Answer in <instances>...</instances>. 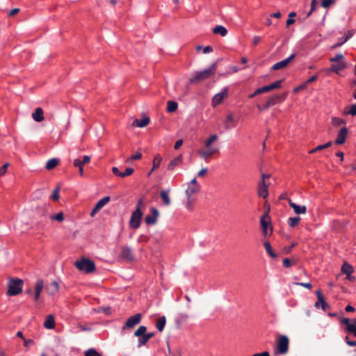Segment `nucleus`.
I'll return each instance as SVG.
<instances>
[{
  "mask_svg": "<svg viewBox=\"0 0 356 356\" xmlns=\"http://www.w3.org/2000/svg\"><path fill=\"white\" fill-rule=\"evenodd\" d=\"M217 68L216 63H213L208 69L203 71L196 72L195 75L190 78L191 83H197L209 79L215 74Z\"/></svg>",
  "mask_w": 356,
  "mask_h": 356,
  "instance_id": "1",
  "label": "nucleus"
},
{
  "mask_svg": "<svg viewBox=\"0 0 356 356\" xmlns=\"http://www.w3.org/2000/svg\"><path fill=\"white\" fill-rule=\"evenodd\" d=\"M74 266L79 270L87 274L94 272L96 268L95 262L86 257H82L81 259L76 260L74 262Z\"/></svg>",
  "mask_w": 356,
  "mask_h": 356,
  "instance_id": "2",
  "label": "nucleus"
},
{
  "mask_svg": "<svg viewBox=\"0 0 356 356\" xmlns=\"http://www.w3.org/2000/svg\"><path fill=\"white\" fill-rule=\"evenodd\" d=\"M289 339L286 335H280L276 340V346L274 349L275 355H286L289 352Z\"/></svg>",
  "mask_w": 356,
  "mask_h": 356,
  "instance_id": "3",
  "label": "nucleus"
},
{
  "mask_svg": "<svg viewBox=\"0 0 356 356\" xmlns=\"http://www.w3.org/2000/svg\"><path fill=\"white\" fill-rule=\"evenodd\" d=\"M23 286V281L19 278L12 279L8 282V296H17L22 293Z\"/></svg>",
  "mask_w": 356,
  "mask_h": 356,
  "instance_id": "4",
  "label": "nucleus"
},
{
  "mask_svg": "<svg viewBox=\"0 0 356 356\" xmlns=\"http://www.w3.org/2000/svg\"><path fill=\"white\" fill-rule=\"evenodd\" d=\"M285 99V95L284 94L282 95H275L273 96H271L268 98V99L266 101V102L263 105L261 106L258 104L257 106L259 111H266L270 107L275 105L278 102H282Z\"/></svg>",
  "mask_w": 356,
  "mask_h": 356,
  "instance_id": "5",
  "label": "nucleus"
},
{
  "mask_svg": "<svg viewBox=\"0 0 356 356\" xmlns=\"http://www.w3.org/2000/svg\"><path fill=\"white\" fill-rule=\"evenodd\" d=\"M217 153H219V148L213 146H209L206 147L205 149H199L197 151L198 156L205 162H209L212 156Z\"/></svg>",
  "mask_w": 356,
  "mask_h": 356,
  "instance_id": "6",
  "label": "nucleus"
},
{
  "mask_svg": "<svg viewBox=\"0 0 356 356\" xmlns=\"http://www.w3.org/2000/svg\"><path fill=\"white\" fill-rule=\"evenodd\" d=\"M147 332V327L145 325H140L135 332L134 335L138 337V348H140L145 346L149 341L148 338L145 335Z\"/></svg>",
  "mask_w": 356,
  "mask_h": 356,
  "instance_id": "7",
  "label": "nucleus"
},
{
  "mask_svg": "<svg viewBox=\"0 0 356 356\" xmlns=\"http://www.w3.org/2000/svg\"><path fill=\"white\" fill-rule=\"evenodd\" d=\"M142 314H136L134 316L129 317L124 325L122 326V330H129L134 328L136 325L139 324L141 321Z\"/></svg>",
  "mask_w": 356,
  "mask_h": 356,
  "instance_id": "8",
  "label": "nucleus"
},
{
  "mask_svg": "<svg viewBox=\"0 0 356 356\" xmlns=\"http://www.w3.org/2000/svg\"><path fill=\"white\" fill-rule=\"evenodd\" d=\"M142 215L143 213L141 210H139V209H136V210L131 213L130 226L132 228L137 229L140 227Z\"/></svg>",
  "mask_w": 356,
  "mask_h": 356,
  "instance_id": "9",
  "label": "nucleus"
},
{
  "mask_svg": "<svg viewBox=\"0 0 356 356\" xmlns=\"http://www.w3.org/2000/svg\"><path fill=\"white\" fill-rule=\"evenodd\" d=\"M150 211L152 213L145 216V222L147 225H152L156 223L159 213L158 209L155 207H152Z\"/></svg>",
  "mask_w": 356,
  "mask_h": 356,
  "instance_id": "10",
  "label": "nucleus"
},
{
  "mask_svg": "<svg viewBox=\"0 0 356 356\" xmlns=\"http://www.w3.org/2000/svg\"><path fill=\"white\" fill-rule=\"evenodd\" d=\"M341 323L346 325V332L352 333L353 334L356 333V318L350 321L348 318H343L341 320Z\"/></svg>",
  "mask_w": 356,
  "mask_h": 356,
  "instance_id": "11",
  "label": "nucleus"
},
{
  "mask_svg": "<svg viewBox=\"0 0 356 356\" xmlns=\"http://www.w3.org/2000/svg\"><path fill=\"white\" fill-rule=\"evenodd\" d=\"M317 296V301L315 303V307L319 308L320 307L323 311H326L330 308V305L326 302L323 296L322 292L320 290L316 291Z\"/></svg>",
  "mask_w": 356,
  "mask_h": 356,
  "instance_id": "12",
  "label": "nucleus"
},
{
  "mask_svg": "<svg viewBox=\"0 0 356 356\" xmlns=\"http://www.w3.org/2000/svg\"><path fill=\"white\" fill-rule=\"evenodd\" d=\"M120 257L127 261H132L134 260V254L132 249L129 246H122L121 248Z\"/></svg>",
  "mask_w": 356,
  "mask_h": 356,
  "instance_id": "13",
  "label": "nucleus"
},
{
  "mask_svg": "<svg viewBox=\"0 0 356 356\" xmlns=\"http://www.w3.org/2000/svg\"><path fill=\"white\" fill-rule=\"evenodd\" d=\"M295 57L296 54H292L289 57L285 58L284 60L275 63L272 67V70H279L285 68L291 62V60L295 58Z\"/></svg>",
  "mask_w": 356,
  "mask_h": 356,
  "instance_id": "14",
  "label": "nucleus"
},
{
  "mask_svg": "<svg viewBox=\"0 0 356 356\" xmlns=\"http://www.w3.org/2000/svg\"><path fill=\"white\" fill-rule=\"evenodd\" d=\"M110 199L111 198L109 196H106V197L102 198L101 200H99L97 202V204H95V206L94 207L92 210L91 211L90 216L94 217L96 215V213L97 212H99V211L102 208H103L110 201Z\"/></svg>",
  "mask_w": 356,
  "mask_h": 356,
  "instance_id": "15",
  "label": "nucleus"
},
{
  "mask_svg": "<svg viewBox=\"0 0 356 356\" xmlns=\"http://www.w3.org/2000/svg\"><path fill=\"white\" fill-rule=\"evenodd\" d=\"M348 134V129L346 127L341 128L337 134V136L334 140L336 145H342L346 142Z\"/></svg>",
  "mask_w": 356,
  "mask_h": 356,
  "instance_id": "16",
  "label": "nucleus"
},
{
  "mask_svg": "<svg viewBox=\"0 0 356 356\" xmlns=\"http://www.w3.org/2000/svg\"><path fill=\"white\" fill-rule=\"evenodd\" d=\"M228 95L227 88H224L221 92L214 95L212 99V105L216 106L222 103L224 98Z\"/></svg>",
  "mask_w": 356,
  "mask_h": 356,
  "instance_id": "17",
  "label": "nucleus"
},
{
  "mask_svg": "<svg viewBox=\"0 0 356 356\" xmlns=\"http://www.w3.org/2000/svg\"><path fill=\"white\" fill-rule=\"evenodd\" d=\"M258 195L264 199L266 198L268 195V185L266 184L265 181L261 180L258 186Z\"/></svg>",
  "mask_w": 356,
  "mask_h": 356,
  "instance_id": "18",
  "label": "nucleus"
},
{
  "mask_svg": "<svg viewBox=\"0 0 356 356\" xmlns=\"http://www.w3.org/2000/svg\"><path fill=\"white\" fill-rule=\"evenodd\" d=\"M289 204L290 207L293 208L294 210V212L298 214H305L307 211V207L305 205H298L296 204L295 202H292L291 200H288Z\"/></svg>",
  "mask_w": 356,
  "mask_h": 356,
  "instance_id": "19",
  "label": "nucleus"
},
{
  "mask_svg": "<svg viewBox=\"0 0 356 356\" xmlns=\"http://www.w3.org/2000/svg\"><path fill=\"white\" fill-rule=\"evenodd\" d=\"M44 288V282L42 280H37L35 286L34 300L38 301L40 298V293Z\"/></svg>",
  "mask_w": 356,
  "mask_h": 356,
  "instance_id": "20",
  "label": "nucleus"
},
{
  "mask_svg": "<svg viewBox=\"0 0 356 356\" xmlns=\"http://www.w3.org/2000/svg\"><path fill=\"white\" fill-rule=\"evenodd\" d=\"M183 161L182 155H179L176 158L173 159L170 161L169 164L168 165V170H173L176 167L181 165Z\"/></svg>",
  "mask_w": 356,
  "mask_h": 356,
  "instance_id": "21",
  "label": "nucleus"
},
{
  "mask_svg": "<svg viewBox=\"0 0 356 356\" xmlns=\"http://www.w3.org/2000/svg\"><path fill=\"white\" fill-rule=\"evenodd\" d=\"M261 226L264 234H267V227L270 223V217L268 213H265L261 218L260 220Z\"/></svg>",
  "mask_w": 356,
  "mask_h": 356,
  "instance_id": "22",
  "label": "nucleus"
},
{
  "mask_svg": "<svg viewBox=\"0 0 356 356\" xmlns=\"http://www.w3.org/2000/svg\"><path fill=\"white\" fill-rule=\"evenodd\" d=\"M46 289L49 295L53 296L58 291L59 284L56 281H53L49 284L47 285Z\"/></svg>",
  "mask_w": 356,
  "mask_h": 356,
  "instance_id": "23",
  "label": "nucleus"
},
{
  "mask_svg": "<svg viewBox=\"0 0 356 356\" xmlns=\"http://www.w3.org/2000/svg\"><path fill=\"white\" fill-rule=\"evenodd\" d=\"M200 190V186H191L188 185L186 193L187 195V198L188 199V204L190 203L191 199L193 194L197 193Z\"/></svg>",
  "mask_w": 356,
  "mask_h": 356,
  "instance_id": "24",
  "label": "nucleus"
},
{
  "mask_svg": "<svg viewBox=\"0 0 356 356\" xmlns=\"http://www.w3.org/2000/svg\"><path fill=\"white\" fill-rule=\"evenodd\" d=\"M236 126V122L234 120L232 113L229 114L225 121V127L226 129H229Z\"/></svg>",
  "mask_w": 356,
  "mask_h": 356,
  "instance_id": "25",
  "label": "nucleus"
},
{
  "mask_svg": "<svg viewBox=\"0 0 356 356\" xmlns=\"http://www.w3.org/2000/svg\"><path fill=\"white\" fill-rule=\"evenodd\" d=\"M44 112L42 108L38 107L35 109V112L32 114L33 119L37 122H40L44 120Z\"/></svg>",
  "mask_w": 356,
  "mask_h": 356,
  "instance_id": "26",
  "label": "nucleus"
},
{
  "mask_svg": "<svg viewBox=\"0 0 356 356\" xmlns=\"http://www.w3.org/2000/svg\"><path fill=\"white\" fill-rule=\"evenodd\" d=\"M44 326L47 329H54L55 327L54 317L52 314H49L46 317L44 323Z\"/></svg>",
  "mask_w": 356,
  "mask_h": 356,
  "instance_id": "27",
  "label": "nucleus"
},
{
  "mask_svg": "<svg viewBox=\"0 0 356 356\" xmlns=\"http://www.w3.org/2000/svg\"><path fill=\"white\" fill-rule=\"evenodd\" d=\"M149 122H150L149 118L145 117L140 120H138V119L135 120L133 122V125L138 127H145L149 123Z\"/></svg>",
  "mask_w": 356,
  "mask_h": 356,
  "instance_id": "28",
  "label": "nucleus"
},
{
  "mask_svg": "<svg viewBox=\"0 0 356 356\" xmlns=\"http://www.w3.org/2000/svg\"><path fill=\"white\" fill-rule=\"evenodd\" d=\"M160 196L165 206H169L170 204L171 200L169 197V190H162L160 192Z\"/></svg>",
  "mask_w": 356,
  "mask_h": 356,
  "instance_id": "29",
  "label": "nucleus"
},
{
  "mask_svg": "<svg viewBox=\"0 0 356 356\" xmlns=\"http://www.w3.org/2000/svg\"><path fill=\"white\" fill-rule=\"evenodd\" d=\"M346 67L345 63L338 62L331 65L330 71L338 73L339 71L345 69Z\"/></svg>",
  "mask_w": 356,
  "mask_h": 356,
  "instance_id": "30",
  "label": "nucleus"
},
{
  "mask_svg": "<svg viewBox=\"0 0 356 356\" xmlns=\"http://www.w3.org/2000/svg\"><path fill=\"white\" fill-rule=\"evenodd\" d=\"M162 161V157L160 154H156L153 160L152 168L149 172V175L156 169L159 168Z\"/></svg>",
  "mask_w": 356,
  "mask_h": 356,
  "instance_id": "31",
  "label": "nucleus"
},
{
  "mask_svg": "<svg viewBox=\"0 0 356 356\" xmlns=\"http://www.w3.org/2000/svg\"><path fill=\"white\" fill-rule=\"evenodd\" d=\"M341 272L347 276H350V274L353 273V268L351 265L345 261L341 266Z\"/></svg>",
  "mask_w": 356,
  "mask_h": 356,
  "instance_id": "32",
  "label": "nucleus"
},
{
  "mask_svg": "<svg viewBox=\"0 0 356 356\" xmlns=\"http://www.w3.org/2000/svg\"><path fill=\"white\" fill-rule=\"evenodd\" d=\"M214 34H220L221 36H225L227 33V29L221 25H218L213 29Z\"/></svg>",
  "mask_w": 356,
  "mask_h": 356,
  "instance_id": "33",
  "label": "nucleus"
},
{
  "mask_svg": "<svg viewBox=\"0 0 356 356\" xmlns=\"http://www.w3.org/2000/svg\"><path fill=\"white\" fill-rule=\"evenodd\" d=\"M165 323L166 318L164 316L158 318L156 323V327L159 332H162L163 330L165 325Z\"/></svg>",
  "mask_w": 356,
  "mask_h": 356,
  "instance_id": "34",
  "label": "nucleus"
},
{
  "mask_svg": "<svg viewBox=\"0 0 356 356\" xmlns=\"http://www.w3.org/2000/svg\"><path fill=\"white\" fill-rule=\"evenodd\" d=\"M264 246L267 253L273 259L276 258L277 254L273 252L270 242L265 241Z\"/></svg>",
  "mask_w": 356,
  "mask_h": 356,
  "instance_id": "35",
  "label": "nucleus"
},
{
  "mask_svg": "<svg viewBox=\"0 0 356 356\" xmlns=\"http://www.w3.org/2000/svg\"><path fill=\"white\" fill-rule=\"evenodd\" d=\"M178 108V104L174 101H168L167 104V111L168 113L175 112Z\"/></svg>",
  "mask_w": 356,
  "mask_h": 356,
  "instance_id": "36",
  "label": "nucleus"
},
{
  "mask_svg": "<svg viewBox=\"0 0 356 356\" xmlns=\"http://www.w3.org/2000/svg\"><path fill=\"white\" fill-rule=\"evenodd\" d=\"M218 138V136L217 134H212L205 141H204V147H209V146H211V144L217 140Z\"/></svg>",
  "mask_w": 356,
  "mask_h": 356,
  "instance_id": "37",
  "label": "nucleus"
},
{
  "mask_svg": "<svg viewBox=\"0 0 356 356\" xmlns=\"http://www.w3.org/2000/svg\"><path fill=\"white\" fill-rule=\"evenodd\" d=\"M353 35V33L352 31H348L347 33L345 35L344 38L342 40V42H338L332 46V48H336L341 46L343 43H345L348 40H349Z\"/></svg>",
  "mask_w": 356,
  "mask_h": 356,
  "instance_id": "38",
  "label": "nucleus"
},
{
  "mask_svg": "<svg viewBox=\"0 0 356 356\" xmlns=\"http://www.w3.org/2000/svg\"><path fill=\"white\" fill-rule=\"evenodd\" d=\"M58 164V159H51L47 162L45 168L47 170H51V169L54 168Z\"/></svg>",
  "mask_w": 356,
  "mask_h": 356,
  "instance_id": "39",
  "label": "nucleus"
},
{
  "mask_svg": "<svg viewBox=\"0 0 356 356\" xmlns=\"http://www.w3.org/2000/svg\"><path fill=\"white\" fill-rule=\"evenodd\" d=\"M346 115H350L352 116L356 115V104H352L348 107H346L345 109Z\"/></svg>",
  "mask_w": 356,
  "mask_h": 356,
  "instance_id": "40",
  "label": "nucleus"
},
{
  "mask_svg": "<svg viewBox=\"0 0 356 356\" xmlns=\"http://www.w3.org/2000/svg\"><path fill=\"white\" fill-rule=\"evenodd\" d=\"M300 218L299 216L291 217L288 220V223L291 227H293L298 225V223L300 222Z\"/></svg>",
  "mask_w": 356,
  "mask_h": 356,
  "instance_id": "41",
  "label": "nucleus"
},
{
  "mask_svg": "<svg viewBox=\"0 0 356 356\" xmlns=\"http://www.w3.org/2000/svg\"><path fill=\"white\" fill-rule=\"evenodd\" d=\"M332 123L334 126H339L346 124V121L342 118L334 117L332 118Z\"/></svg>",
  "mask_w": 356,
  "mask_h": 356,
  "instance_id": "42",
  "label": "nucleus"
},
{
  "mask_svg": "<svg viewBox=\"0 0 356 356\" xmlns=\"http://www.w3.org/2000/svg\"><path fill=\"white\" fill-rule=\"evenodd\" d=\"M282 83V80H278L277 81H275L269 85L268 86V88H269V90H275V89H277V88H280L281 87V84Z\"/></svg>",
  "mask_w": 356,
  "mask_h": 356,
  "instance_id": "43",
  "label": "nucleus"
},
{
  "mask_svg": "<svg viewBox=\"0 0 356 356\" xmlns=\"http://www.w3.org/2000/svg\"><path fill=\"white\" fill-rule=\"evenodd\" d=\"M49 218L51 220H55L58 222H62L64 219V216L62 212H59V213H56V215H51L49 216Z\"/></svg>",
  "mask_w": 356,
  "mask_h": 356,
  "instance_id": "44",
  "label": "nucleus"
},
{
  "mask_svg": "<svg viewBox=\"0 0 356 356\" xmlns=\"http://www.w3.org/2000/svg\"><path fill=\"white\" fill-rule=\"evenodd\" d=\"M85 356H102V355L95 349L90 348L85 352Z\"/></svg>",
  "mask_w": 356,
  "mask_h": 356,
  "instance_id": "45",
  "label": "nucleus"
},
{
  "mask_svg": "<svg viewBox=\"0 0 356 356\" xmlns=\"http://www.w3.org/2000/svg\"><path fill=\"white\" fill-rule=\"evenodd\" d=\"M134 172V169L132 168H127L125 171L124 172H121V175H120V177L122 178H124L126 177L130 176L132 175Z\"/></svg>",
  "mask_w": 356,
  "mask_h": 356,
  "instance_id": "46",
  "label": "nucleus"
},
{
  "mask_svg": "<svg viewBox=\"0 0 356 356\" xmlns=\"http://www.w3.org/2000/svg\"><path fill=\"white\" fill-rule=\"evenodd\" d=\"M344 56L341 54H338L335 56L330 58V61L332 63H338L341 62L342 59H343Z\"/></svg>",
  "mask_w": 356,
  "mask_h": 356,
  "instance_id": "47",
  "label": "nucleus"
},
{
  "mask_svg": "<svg viewBox=\"0 0 356 356\" xmlns=\"http://www.w3.org/2000/svg\"><path fill=\"white\" fill-rule=\"evenodd\" d=\"M59 198V188L57 187L53 191L52 195H51V199L54 201L58 200Z\"/></svg>",
  "mask_w": 356,
  "mask_h": 356,
  "instance_id": "48",
  "label": "nucleus"
},
{
  "mask_svg": "<svg viewBox=\"0 0 356 356\" xmlns=\"http://www.w3.org/2000/svg\"><path fill=\"white\" fill-rule=\"evenodd\" d=\"M269 88H268V86H263V87H261V88H259L256 90V93H264V92H269Z\"/></svg>",
  "mask_w": 356,
  "mask_h": 356,
  "instance_id": "49",
  "label": "nucleus"
},
{
  "mask_svg": "<svg viewBox=\"0 0 356 356\" xmlns=\"http://www.w3.org/2000/svg\"><path fill=\"white\" fill-rule=\"evenodd\" d=\"M73 165L74 167H76V168H83V163H82V161L81 159H74V162H73Z\"/></svg>",
  "mask_w": 356,
  "mask_h": 356,
  "instance_id": "50",
  "label": "nucleus"
},
{
  "mask_svg": "<svg viewBox=\"0 0 356 356\" xmlns=\"http://www.w3.org/2000/svg\"><path fill=\"white\" fill-rule=\"evenodd\" d=\"M142 157V154L140 152H136L135 154L131 156L128 160L134 161V160H139Z\"/></svg>",
  "mask_w": 356,
  "mask_h": 356,
  "instance_id": "51",
  "label": "nucleus"
},
{
  "mask_svg": "<svg viewBox=\"0 0 356 356\" xmlns=\"http://www.w3.org/2000/svg\"><path fill=\"white\" fill-rule=\"evenodd\" d=\"M334 0H323L321 2V6L323 8H328L331 4L334 3Z\"/></svg>",
  "mask_w": 356,
  "mask_h": 356,
  "instance_id": "52",
  "label": "nucleus"
},
{
  "mask_svg": "<svg viewBox=\"0 0 356 356\" xmlns=\"http://www.w3.org/2000/svg\"><path fill=\"white\" fill-rule=\"evenodd\" d=\"M8 165L9 163H6L0 168V177L3 176L6 172Z\"/></svg>",
  "mask_w": 356,
  "mask_h": 356,
  "instance_id": "53",
  "label": "nucleus"
},
{
  "mask_svg": "<svg viewBox=\"0 0 356 356\" xmlns=\"http://www.w3.org/2000/svg\"><path fill=\"white\" fill-rule=\"evenodd\" d=\"M283 266L285 267V268H289L292 265V263H291V259H289V258H284L283 259Z\"/></svg>",
  "mask_w": 356,
  "mask_h": 356,
  "instance_id": "54",
  "label": "nucleus"
},
{
  "mask_svg": "<svg viewBox=\"0 0 356 356\" xmlns=\"http://www.w3.org/2000/svg\"><path fill=\"white\" fill-rule=\"evenodd\" d=\"M344 340L349 346H356V341L350 340L348 336L345 337Z\"/></svg>",
  "mask_w": 356,
  "mask_h": 356,
  "instance_id": "55",
  "label": "nucleus"
},
{
  "mask_svg": "<svg viewBox=\"0 0 356 356\" xmlns=\"http://www.w3.org/2000/svg\"><path fill=\"white\" fill-rule=\"evenodd\" d=\"M316 3H317L316 0H312V3H311V10L307 14V17H309L312 14L313 10L315 9Z\"/></svg>",
  "mask_w": 356,
  "mask_h": 356,
  "instance_id": "56",
  "label": "nucleus"
},
{
  "mask_svg": "<svg viewBox=\"0 0 356 356\" xmlns=\"http://www.w3.org/2000/svg\"><path fill=\"white\" fill-rule=\"evenodd\" d=\"M296 284L302 286L308 289H311L312 287V285L310 282H307V283L298 282V283H296Z\"/></svg>",
  "mask_w": 356,
  "mask_h": 356,
  "instance_id": "57",
  "label": "nucleus"
},
{
  "mask_svg": "<svg viewBox=\"0 0 356 356\" xmlns=\"http://www.w3.org/2000/svg\"><path fill=\"white\" fill-rule=\"evenodd\" d=\"M183 144V140L181 139H179L178 140H177L175 142V144L174 145V148L175 149H178L180 148V147Z\"/></svg>",
  "mask_w": 356,
  "mask_h": 356,
  "instance_id": "58",
  "label": "nucleus"
},
{
  "mask_svg": "<svg viewBox=\"0 0 356 356\" xmlns=\"http://www.w3.org/2000/svg\"><path fill=\"white\" fill-rule=\"evenodd\" d=\"M261 41V38L259 36H254L252 40V44L254 46H257Z\"/></svg>",
  "mask_w": 356,
  "mask_h": 356,
  "instance_id": "59",
  "label": "nucleus"
},
{
  "mask_svg": "<svg viewBox=\"0 0 356 356\" xmlns=\"http://www.w3.org/2000/svg\"><path fill=\"white\" fill-rule=\"evenodd\" d=\"M19 12V8H13L11 10H10L8 15L10 17H13V16L15 15L16 14H17Z\"/></svg>",
  "mask_w": 356,
  "mask_h": 356,
  "instance_id": "60",
  "label": "nucleus"
},
{
  "mask_svg": "<svg viewBox=\"0 0 356 356\" xmlns=\"http://www.w3.org/2000/svg\"><path fill=\"white\" fill-rule=\"evenodd\" d=\"M33 344V341L32 339H24V345L26 347H29V346Z\"/></svg>",
  "mask_w": 356,
  "mask_h": 356,
  "instance_id": "61",
  "label": "nucleus"
},
{
  "mask_svg": "<svg viewBox=\"0 0 356 356\" xmlns=\"http://www.w3.org/2000/svg\"><path fill=\"white\" fill-rule=\"evenodd\" d=\"M82 161V163H83V164H87L90 162V157L88 155H85L83 156V159H81Z\"/></svg>",
  "mask_w": 356,
  "mask_h": 356,
  "instance_id": "62",
  "label": "nucleus"
},
{
  "mask_svg": "<svg viewBox=\"0 0 356 356\" xmlns=\"http://www.w3.org/2000/svg\"><path fill=\"white\" fill-rule=\"evenodd\" d=\"M148 240H149V238L145 235H141L138 238L139 242H147Z\"/></svg>",
  "mask_w": 356,
  "mask_h": 356,
  "instance_id": "63",
  "label": "nucleus"
},
{
  "mask_svg": "<svg viewBox=\"0 0 356 356\" xmlns=\"http://www.w3.org/2000/svg\"><path fill=\"white\" fill-rule=\"evenodd\" d=\"M252 356H270V354L268 351H264L262 353L254 354Z\"/></svg>",
  "mask_w": 356,
  "mask_h": 356,
  "instance_id": "64",
  "label": "nucleus"
}]
</instances>
